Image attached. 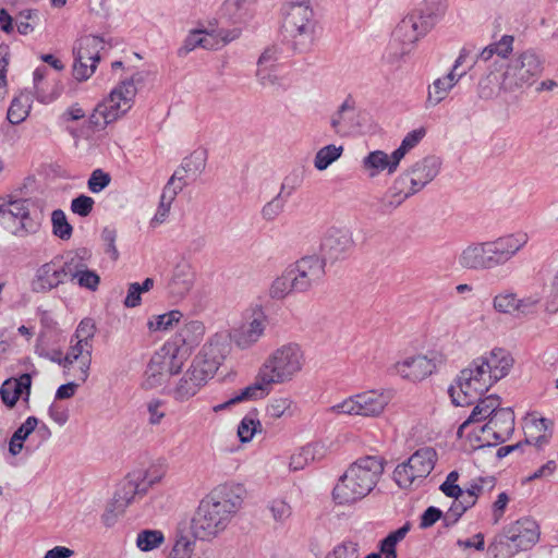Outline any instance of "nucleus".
<instances>
[{
  "label": "nucleus",
  "mask_w": 558,
  "mask_h": 558,
  "mask_svg": "<svg viewBox=\"0 0 558 558\" xmlns=\"http://www.w3.org/2000/svg\"><path fill=\"white\" fill-rule=\"evenodd\" d=\"M384 469L383 460L374 456L360 458L350 464L332 489L336 504L349 506L368 496L378 484Z\"/></svg>",
  "instance_id": "nucleus-4"
},
{
  "label": "nucleus",
  "mask_w": 558,
  "mask_h": 558,
  "mask_svg": "<svg viewBox=\"0 0 558 558\" xmlns=\"http://www.w3.org/2000/svg\"><path fill=\"white\" fill-rule=\"evenodd\" d=\"M543 60L533 49L514 53L509 60L499 64V89L512 93L532 86L542 75ZM498 80L497 75H493ZM492 75L478 84L481 98L489 99L494 96V88L489 86Z\"/></svg>",
  "instance_id": "nucleus-3"
},
{
  "label": "nucleus",
  "mask_w": 558,
  "mask_h": 558,
  "mask_svg": "<svg viewBox=\"0 0 558 558\" xmlns=\"http://www.w3.org/2000/svg\"><path fill=\"white\" fill-rule=\"evenodd\" d=\"M266 327V316L257 315L235 331L233 336L234 343L242 350L252 348L264 337Z\"/></svg>",
  "instance_id": "nucleus-28"
},
{
  "label": "nucleus",
  "mask_w": 558,
  "mask_h": 558,
  "mask_svg": "<svg viewBox=\"0 0 558 558\" xmlns=\"http://www.w3.org/2000/svg\"><path fill=\"white\" fill-rule=\"evenodd\" d=\"M296 293V286L292 279L289 268L278 276L269 287V296L274 300H283L290 293Z\"/></svg>",
  "instance_id": "nucleus-41"
},
{
  "label": "nucleus",
  "mask_w": 558,
  "mask_h": 558,
  "mask_svg": "<svg viewBox=\"0 0 558 558\" xmlns=\"http://www.w3.org/2000/svg\"><path fill=\"white\" fill-rule=\"evenodd\" d=\"M459 82L458 77L450 73L435 78L427 87L426 107L433 108L444 101Z\"/></svg>",
  "instance_id": "nucleus-33"
},
{
  "label": "nucleus",
  "mask_w": 558,
  "mask_h": 558,
  "mask_svg": "<svg viewBox=\"0 0 558 558\" xmlns=\"http://www.w3.org/2000/svg\"><path fill=\"white\" fill-rule=\"evenodd\" d=\"M204 333V325L198 320H191L185 323L169 342L190 357L193 350L202 342Z\"/></svg>",
  "instance_id": "nucleus-23"
},
{
  "label": "nucleus",
  "mask_w": 558,
  "mask_h": 558,
  "mask_svg": "<svg viewBox=\"0 0 558 558\" xmlns=\"http://www.w3.org/2000/svg\"><path fill=\"white\" fill-rule=\"evenodd\" d=\"M182 316L180 311L173 310L155 316L153 319L148 320L147 326L151 331H166L172 328L174 324H178Z\"/></svg>",
  "instance_id": "nucleus-52"
},
{
  "label": "nucleus",
  "mask_w": 558,
  "mask_h": 558,
  "mask_svg": "<svg viewBox=\"0 0 558 558\" xmlns=\"http://www.w3.org/2000/svg\"><path fill=\"white\" fill-rule=\"evenodd\" d=\"M390 399L389 392L385 390H366L331 405L329 411L335 414L376 418L385 412Z\"/></svg>",
  "instance_id": "nucleus-10"
},
{
  "label": "nucleus",
  "mask_w": 558,
  "mask_h": 558,
  "mask_svg": "<svg viewBox=\"0 0 558 558\" xmlns=\"http://www.w3.org/2000/svg\"><path fill=\"white\" fill-rule=\"evenodd\" d=\"M206 153L204 150H194L191 155L185 157L182 161V166L190 174V179L195 181L199 178L206 167Z\"/></svg>",
  "instance_id": "nucleus-50"
},
{
  "label": "nucleus",
  "mask_w": 558,
  "mask_h": 558,
  "mask_svg": "<svg viewBox=\"0 0 558 558\" xmlns=\"http://www.w3.org/2000/svg\"><path fill=\"white\" fill-rule=\"evenodd\" d=\"M417 7L436 23L444 17L447 11L446 0H423Z\"/></svg>",
  "instance_id": "nucleus-57"
},
{
  "label": "nucleus",
  "mask_w": 558,
  "mask_h": 558,
  "mask_svg": "<svg viewBox=\"0 0 558 558\" xmlns=\"http://www.w3.org/2000/svg\"><path fill=\"white\" fill-rule=\"evenodd\" d=\"M69 282L76 284L82 289L94 292L100 284V277L95 270H92L88 267L87 269H84L83 272L81 271L76 278H73Z\"/></svg>",
  "instance_id": "nucleus-58"
},
{
  "label": "nucleus",
  "mask_w": 558,
  "mask_h": 558,
  "mask_svg": "<svg viewBox=\"0 0 558 558\" xmlns=\"http://www.w3.org/2000/svg\"><path fill=\"white\" fill-rule=\"evenodd\" d=\"M165 542L163 533L159 530H143L137 534L136 546L141 551H150Z\"/></svg>",
  "instance_id": "nucleus-49"
},
{
  "label": "nucleus",
  "mask_w": 558,
  "mask_h": 558,
  "mask_svg": "<svg viewBox=\"0 0 558 558\" xmlns=\"http://www.w3.org/2000/svg\"><path fill=\"white\" fill-rule=\"evenodd\" d=\"M400 162L395 159L393 153L388 155L386 151L377 149L368 153L361 161L362 169L368 178L374 179L381 172L393 174Z\"/></svg>",
  "instance_id": "nucleus-24"
},
{
  "label": "nucleus",
  "mask_w": 558,
  "mask_h": 558,
  "mask_svg": "<svg viewBox=\"0 0 558 558\" xmlns=\"http://www.w3.org/2000/svg\"><path fill=\"white\" fill-rule=\"evenodd\" d=\"M405 178L397 177L391 186L378 198H376V211L381 215L392 214L410 196L414 195L405 185Z\"/></svg>",
  "instance_id": "nucleus-20"
},
{
  "label": "nucleus",
  "mask_w": 558,
  "mask_h": 558,
  "mask_svg": "<svg viewBox=\"0 0 558 558\" xmlns=\"http://www.w3.org/2000/svg\"><path fill=\"white\" fill-rule=\"evenodd\" d=\"M175 197H177L175 191H172V189H170V186L163 187V191L160 196L159 206L157 208L155 216L153 217V219L150 221V225L153 227L161 225L166 221V219L169 215L171 205H172L173 201L175 199Z\"/></svg>",
  "instance_id": "nucleus-51"
},
{
  "label": "nucleus",
  "mask_w": 558,
  "mask_h": 558,
  "mask_svg": "<svg viewBox=\"0 0 558 558\" xmlns=\"http://www.w3.org/2000/svg\"><path fill=\"white\" fill-rule=\"evenodd\" d=\"M424 134V130H413L410 133H408L405 137L402 140L400 146L392 151L395 155V159H398L399 162H401V160L404 158L408 151L411 150L421 142Z\"/></svg>",
  "instance_id": "nucleus-56"
},
{
  "label": "nucleus",
  "mask_w": 558,
  "mask_h": 558,
  "mask_svg": "<svg viewBox=\"0 0 558 558\" xmlns=\"http://www.w3.org/2000/svg\"><path fill=\"white\" fill-rule=\"evenodd\" d=\"M457 263L466 270H490V263L487 255L485 242H470L458 254Z\"/></svg>",
  "instance_id": "nucleus-21"
},
{
  "label": "nucleus",
  "mask_w": 558,
  "mask_h": 558,
  "mask_svg": "<svg viewBox=\"0 0 558 558\" xmlns=\"http://www.w3.org/2000/svg\"><path fill=\"white\" fill-rule=\"evenodd\" d=\"M257 399H262V398L259 397V395H257V391L254 389L253 385L251 384L247 387L243 388L240 393L233 396L229 400H227L222 403H219L217 405H214L213 411L217 413V412H220V411H223V410L230 408V405L235 404L238 402H241L244 400H257Z\"/></svg>",
  "instance_id": "nucleus-59"
},
{
  "label": "nucleus",
  "mask_w": 558,
  "mask_h": 558,
  "mask_svg": "<svg viewBox=\"0 0 558 558\" xmlns=\"http://www.w3.org/2000/svg\"><path fill=\"white\" fill-rule=\"evenodd\" d=\"M186 170L181 165L170 177L166 186H170L172 191H175V195H178L185 186L195 182L194 179H190V174L185 172Z\"/></svg>",
  "instance_id": "nucleus-61"
},
{
  "label": "nucleus",
  "mask_w": 558,
  "mask_h": 558,
  "mask_svg": "<svg viewBox=\"0 0 558 558\" xmlns=\"http://www.w3.org/2000/svg\"><path fill=\"white\" fill-rule=\"evenodd\" d=\"M514 37L512 35H504L497 43H494L484 48L480 54L484 61L489 60L494 54L500 58L496 64H500L504 60H509L508 56L513 50Z\"/></svg>",
  "instance_id": "nucleus-39"
},
{
  "label": "nucleus",
  "mask_w": 558,
  "mask_h": 558,
  "mask_svg": "<svg viewBox=\"0 0 558 558\" xmlns=\"http://www.w3.org/2000/svg\"><path fill=\"white\" fill-rule=\"evenodd\" d=\"M263 433V424L257 410L246 413L238 426V436L242 444L250 442L255 435Z\"/></svg>",
  "instance_id": "nucleus-38"
},
{
  "label": "nucleus",
  "mask_w": 558,
  "mask_h": 558,
  "mask_svg": "<svg viewBox=\"0 0 558 558\" xmlns=\"http://www.w3.org/2000/svg\"><path fill=\"white\" fill-rule=\"evenodd\" d=\"M482 446H497L506 442L514 432V413L510 408H502L480 428Z\"/></svg>",
  "instance_id": "nucleus-15"
},
{
  "label": "nucleus",
  "mask_w": 558,
  "mask_h": 558,
  "mask_svg": "<svg viewBox=\"0 0 558 558\" xmlns=\"http://www.w3.org/2000/svg\"><path fill=\"white\" fill-rule=\"evenodd\" d=\"M507 546L514 553L531 549L539 539L537 523L529 518L520 519L506 530Z\"/></svg>",
  "instance_id": "nucleus-18"
},
{
  "label": "nucleus",
  "mask_w": 558,
  "mask_h": 558,
  "mask_svg": "<svg viewBox=\"0 0 558 558\" xmlns=\"http://www.w3.org/2000/svg\"><path fill=\"white\" fill-rule=\"evenodd\" d=\"M501 401L500 398L496 395L487 396L483 399H480L476 405L473 408L470 416L459 426L457 436L459 438L468 437L471 439V435L465 434V430L472 423L482 422L483 420L490 418L495 412H498L500 408Z\"/></svg>",
  "instance_id": "nucleus-25"
},
{
  "label": "nucleus",
  "mask_w": 558,
  "mask_h": 558,
  "mask_svg": "<svg viewBox=\"0 0 558 558\" xmlns=\"http://www.w3.org/2000/svg\"><path fill=\"white\" fill-rule=\"evenodd\" d=\"M343 153V146L333 144L322 147L315 155L314 167L319 170H326L332 162L338 160Z\"/></svg>",
  "instance_id": "nucleus-45"
},
{
  "label": "nucleus",
  "mask_w": 558,
  "mask_h": 558,
  "mask_svg": "<svg viewBox=\"0 0 558 558\" xmlns=\"http://www.w3.org/2000/svg\"><path fill=\"white\" fill-rule=\"evenodd\" d=\"M288 201L279 196L278 194L262 208V217L266 221H274L279 217L286 207Z\"/></svg>",
  "instance_id": "nucleus-60"
},
{
  "label": "nucleus",
  "mask_w": 558,
  "mask_h": 558,
  "mask_svg": "<svg viewBox=\"0 0 558 558\" xmlns=\"http://www.w3.org/2000/svg\"><path fill=\"white\" fill-rule=\"evenodd\" d=\"M161 353L170 367V375L179 374L189 359L184 352L180 351V349L172 345L169 341L161 347Z\"/></svg>",
  "instance_id": "nucleus-44"
},
{
  "label": "nucleus",
  "mask_w": 558,
  "mask_h": 558,
  "mask_svg": "<svg viewBox=\"0 0 558 558\" xmlns=\"http://www.w3.org/2000/svg\"><path fill=\"white\" fill-rule=\"evenodd\" d=\"M525 444L543 449L553 436V422L545 417L532 418L526 426Z\"/></svg>",
  "instance_id": "nucleus-34"
},
{
  "label": "nucleus",
  "mask_w": 558,
  "mask_h": 558,
  "mask_svg": "<svg viewBox=\"0 0 558 558\" xmlns=\"http://www.w3.org/2000/svg\"><path fill=\"white\" fill-rule=\"evenodd\" d=\"M198 47L216 50L217 41L215 40V34L203 29L191 31L184 39L182 47L179 48L178 54L184 57Z\"/></svg>",
  "instance_id": "nucleus-35"
},
{
  "label": "nucleus",
  "mask_w": 558,
  "mask_h": 558,
  "mask_svg": "<svg viewBox=\"0 0 558 558\" xmlns=\"http://www.w3.org/2000/svg\"><path fill=\"white\" fill-rule=\"evenodd\" d=\"M203 386L199 385L190 373H185L173 389V398L178 401H186L194 397Z\"/></svg>",
  "instance_id": "nucleus-46"
},
{
  "label": "nucleus",
  "mask_w": 558,
  "mask_h": 558,
  "mask_svg": "<svg viewBox=\"0 0 558 558\" xmlns=\"http://www.w3.org/2000/svg\"><path fill=\"white\" fill-rule=\"evenodd\" d=\"M96 68L95 63L74 56L73 76L75 80L80 82L88 80L94 74Z\"/></svg>",
  "instance_id": "nucleus-62"
},
{
  "label": "nucleus",
  "mask_w": 558,
  "mask_h": 558,
  "mask_svg": "<svg viewBox=\"0 0 558 558\" xmlns=\"http://www.w3.org/2000/svg\"><path fill=\"white\" fill-rule=\"evenodd\" d=\"M199 352L210 359L211 362L221 365L227 354V344L219 339H211L203 345Z\"/></svg>",
  "instance_id": "nucleus-55"
},
{
  "label": "nucleus",
  "mask_w": 558,
  "mask_h": 558,
  "mask_svg": "<svg viewBox=\"0 0 558 558\" xmlns=\"http://www.w3.org/2000/svg\"><path fill=\"white\" fill-rule=\"evenodd\" d=\"M111 182V177L109 173L102 171L101 169H96L92 172L87 186L92 193H100L105 190Z\"/></svg>",
  "instance_id": "nucleus-64"
},
{
  "label": "nucleus",
  "mask_w": 558,
  "mask_h": 558,
  "mask_svg": "<svg viewBox=\"0 0 558 558\" xmlns=\"http://www.w3.org/2000/svg\"><path fill=\"white\" fill-rule=\"evenodd\" d=\"M493 385L492 375H488L484 364L477 357L459 373L456 386H452L449 392L452 402L463 407L472 403L475 398L488 391Z\"/></svg>",
  "instance_id": "nucleus-9"
},
{
  "label": "nucleus",
  "mask_w": 558,
  "mask_h": 558,
  "mask_svg": "<svg viewBox=\"0 0 558 558\" xmlns=\"http://www.w3.org/2000/svg\"><path fill=\"white\" fill-rule=\"evenodd\" d=\"M96 332V325L92 318H84L78 324L75 333L72 337V342L74 339H78L80 342H89L93 344V338Z\"/></svg>",
  "instance_id": "nucleus-63"
},
{
  "label": "nucleus",
  "mask_w": 558,
  "mask_h": 558,
  "mask_svg": "<svg viewBox=\"0 0 558 558\" xmlns=\"http://www.w3.org/2000/svg\"><path fill=\"white\" fill-rule=\"evenodd\" d=\"M478 359L484 364L488 375H492L494 384L506 377L513 365L511 354L500 348H496Z\"/></svg>",
  "instance_id": "nucleus-27"
},
{
  "label": "nucleus",
  "mask_w": 558,
  "mask_h": 558,
  "mask_svg": "<svg viewBox=\"0 0 558 558\" xmlns=\"http://www.w3.org/2000/svg\"><path fill=\"white\" fill-rule=\"evenodd\" d=\"M282 26L299 51L311 48L315 37L314 11L310 0H287L281 7Z\"/></svg>",
  "instance_id": "nucleus-5"
},
{
  "label": "nucleus",
  "mask_w": 558,
  "mask_h": 558,
  "mask_svg": "<svg viewBox=\"0 0 558 558\" xmlns=\"http://www.w3.org/2000/svg\"><path fill=\"white\" fill-rule=\"evenodd\" d=\"M89 259L90 252L85 247L69 253L61 265L66 281L69 282L73 278H76L81 271L83 272L84 269H87L89 267Z\"/></svg>",
  "instance_id": "nucleus-36"
},
{
  "label": "nucleus",
  "mask_w": 558,
  "mask_h": 558,
  "mask_svg": "<svg viewBox=\"0 0 558 558\" xmlns=\"http://www.w3.org/2000/svg\"><path fill=\"white\" fill-rule=\"evenodd\" d=\"M32 203L26 198L0 197V226L16 238L37 233L40 219L31 210Z\"/></svg>",
  "instance_id": "nucleus-7"
},
{
  "label": "nucleus",
  "mask_w": 558,
  "mask_h": 558,
  "mask_svg": "<svg viewBox=\"0 0 558 558\" xmlns=\"http://www.w3.org/2000/svg\"><path fill=\"white\" fill-rule=\"evenodd\" d=\"M104 48V40L94 35H88L81 38L77 46L74 48V56L80 59H86L97 65L100 60L99 52Z\"/></svg>",
  "instance_id": "nucleus-37"
},
{
  "label": "nucleus",
  "mask_w": 558,
  "mask_h": 558,
  "mask_svg": "<svg viewBox=\"0 0 558 558\" xmlns=\"http://www.w3.org/2000/svg\"><path fill=\"white\" fill-rule=\"evenodd\" d=\"M437 452L430 447L417 449L403 463L396 466L393 480L403 489L420 484L435 468Z\"/></svg>",
  "instance_id": "nucleus-11"
},
{
  "label": "nucleus",
  "mask_w": 558,
  "mask_h": 558,
  "mask_svg": "<svg viewBox=\"0 0 558 558\" xmlns=\"http://www.w3.org/2000/svg\"><path fill=\"white\" fill-rule=\"evenodd\" d=\"M288 268L296 286V293L310 291L325 277V262L315 255L304 256Z\"/></svg>",
  "instance_id": "nucleus-14"
},
{
  "label": "nucleus",
  "mask_w": 558,
  "mask_h": 558,
  "mask_svg": "<svg viewBox=\"0 0 558 558\" xmlns=\"http://www.w3.org/2000/svg\"><path fill=\"white\" fill-rule=\"evenodd\" d=\"M68 282L62 266L51 260L41 265L32 281V290L37 293L48 292Z\"/></svg>",
  "instance_id": "nucleus-22"
},
{
  "label": "nucleus",
  "mask_w": 558,
  "mask_h": 558,
  "mask_svg": "<svg viewBox=\"0 0 558 558\" xmlns=\"http://www.w3.org/2000/svg\"><path fill=\"white\" fill-rule=\"evenodd\" d=\"M31 385L32 377L29 374H23L19 378L5 380L0 389L3 403L13 407L24 393L27 399L31 392Z\"/></svg>",
  "instance_id": "nucleus-32"
},
{
  "label": "nucleus",
  "mask_w": 558,
  "mask_h": 558,
  "mask_svg": "<svg viewBox=\"0 0 558 558\" xmlns=\"http://www.w3.org/2000/svg\"><path fill=\"white\" fill-rule=\"evenodd\" d=\"M428 33L429 31L409 13L399 22L392 33L393 44L398 43L401 46L398 56L409 54L415 44Z\"/></svg>",
  "instance_id": "nucleus-19"
},
{
  "label": "nucleus",
  "mask_w": 558,
  "mask_h": 558,
  "mask_svg": "<svg viewBox=\"0 0 558 558\" xmlns=\"http://www.w3.org/2000/svg\"><path fill=\"white\" fill-rule=\"evenodd\" d=\"M146 375L153 378V384H161L167 377L171 376L170 367L163 359L161 348L151 356L147 365Z\"/></svg>",
  "instance_id": "nucleus-43"
},
{
  "label": "nucleus",
  "mask_w": 558,
  "mask_h": 558,
  "mask_svg": "<svg viewBox=\"0 0 558 558\" xmlns=\"http://www.w3.org/2000/svg\"><path fill=\"white\" fill-rule=\"evenodd\" d=\"M160 476H149L146 471H133L129 473L118 485L112 501L102 514V522L106 526H111L118 515L136 500L142 498L148 489L160 481Z\"/></svg>",
  "instance_id": "nucleus-6"
},
{
  "label": "nucleus",
  "mask_w": 558,
  "mask_h": 558,
  "mask_svg": "<svg viewBox=\"0 0 558 558\" xmlns=\"http://www.w3.org/2000/svg\"><path fill=\"white\" fill-rule=\"evenodd\" d=\"M275 523L279 525L286 524L293 514L291 504L284 497H276L270 499L266 506Z\"/></svg>",
  "instance_id": "nucleus-42"
},
{
  "label": "nucleus",
  "mask_w": 558,
  "mask_h": 558,
  "mask_svg": "<svg viewBox=\"0 0 558 558\" xmlns=\"http://www.w3.org/2000/svg\"><path fill=\"white\" fill-rule=\"evenodd\" d=\"M38 420L35 416H28L25 422L14 432L9 442V452L15 457L21 453L24 441L36 429Z\"/></svg>",
  "instance_id": "nucleus-40"
},
{
  "label": "nucleus",
  "mask_w": 558,
  "mask_h": 558,
  "mask_svg": "<svg viewBox=\"0 0 558 558\" xmlns=\"http://www.w3.org/2000/svg\"><path fill=\"white\" fill-rule=\"evenodd\" d=\"M294 401L290 397L272 398L266 407V414L271 418L291 416L293 414Z\"/></svg>",
  "instance_id": "nucleus-48"
},
{
  "label": "nucleus",
  "mask_w": 558,
  "mask_h": 558,
  "mask_svg": "<svg viewBox=\"0 0 558 558\" xmlns=\"http://www.w3.org/2000/svg\"><path fill=\"white\" fill-rule=\"evenodd\" d=\"M52 233L61 240H70L73 228L69 223L65 213L62 209H54L51 214Z\"/></svg>",
  "instance_id": "nucleus-53"
},
{
  "label": "nucleus",
  "mask_w": 558,
  "mask_h": 558,
  "mask_svg": "<svg viewBox=\"0 0 558 558\" xmlns=\"http://www.w3.org/2000/svg\"><path fill=\"white\" fill-rule=\"evenodd\" d=\"M245 489L235 483H225L211 489L201 501L192 519V533L209 541L223 532L242 508Z\"/></svg>",
  "instance_id": "nucleus-1"
},
{
  "label": "nucleus",
  "mask_w": 558,
  "mask_h": 558,
  "mask_svg": "<svg viewBox=\"0 0 558 558\" xmlns=\"http://www.w3.org/2000/svg\"><path fill=\"white\" fill-rule=\"evenodd\" d=\"M359 114L350 100H345L332 114L330 125L333 132L341 136H350L359 130Z\"/></svg>",
  "instance_id": "nucleus-26"
},
{
  "label": "nucleus",
  "mask_w": 558,
  "mask_h": 558,
  "mask_svg": "<svg viewBox=\"0 0 558 558\" xmlns=\"http://www.w3.org/2000/svg\"><path fill=\"white\" fill-rule=\"evenodd\" d=\"M441 361V355L436 352L417 354L396 362L390 372L410 381H421L430 376Z\"/></svg>",
  "instance_id": "nucleus-13"
},
{
  "label": "nucleus",
  "mask_w": 558,
  "mask_h": 558,
  "mask_svg": "<svg viewBox=\"0 0 558 558\" xmlns=\"http://www.w3.org/2000/svg\"><path fill=\"white\" fill-rule=\"evenodd\" d=\"M31 110L29 97L27 95H20L15 97L8 110V120L12 124L23 122Z\"/></svg>",
  "instance_id": "nucleus-47"
},
{
  "label": "nucleus",
  "mask_w": 558,
  "mask_h": 558,
  "mask_svg": "<svg viewBox=\"0 0 558 558\" xmlns=\"http://www.w3.org/2000/svg\"><path fill=\"white\" fill-rule=\"evenodd\" d=\"M495 311L502 314H512L518 310V295L511 291L498 293L493 299Z\"/></svg>",
  "instance_id": "nucleus-54"
},
{
  "label": "nucleus",
  "mask_w": 558,
  "mask_h": 558,
  "mask_svg": "<svg viewBox=\"0 0 558 558\" xmlns=\"http://www.w3.org/2000/svg\"><path fill=\"white\" fill-rule=\"evenodd\" d=\"M195 281V272L187 263H180L173 270L172 278L169 282V293L175 299H183L193 288Z\"/></svg>",
  "instance_id": "nucleus-30"
},
{
  "label": "nucleus",
  "mask_w": 558,
  "mask_h": 558,
  "mask_svg": "<svg viewBox=\"0 0 558 558\" xmlns=\"http://www.w3.org/2000/svg\"><path fill=\"white\" fill-rule=\"evenodd\" d=\"M254 0H225L222 16L231 24H245L254 17Z\"/></svg>",
  "instance_id": "nucleus-31"
},
{
  "label": "nucleus",
  "mask_w": 558,
  "mask_h": 558,
  "mask_svg": "<svg viewBox=\"0 0 558 558\" xmlns=\"http://www.w3.org/2000/svg\"><path fill=\"white\" fill-rule=\"evenodd\" d=\"M93 344L89 342H80L78 339L71 341L70 349L63 357V362H68L72 366L75 362L78 363V371L75 375L78 380L84 383L89 375V367L92 362Z\"/></svg>",
  "instance_id": "nucleus-29"
},
{
  "label": "nucleus",
  "mask_w": 558,
  "mask_h": 558,
  "mask_svg": "<svg viewBox=\"0 0 558 558\" xmlns=\"http://www.w3.org/2000/svg\"><path fill=\"white\" fill-rule=\"evenodd\" d=\"M529 234L517 231L500 235L490 241H484L492 269L505 266L511 262L529 242Z\"/></svg>",
  "instance_id": "nucleus-12"
},
{
  "label": "nucleus",
  "mask_w": 558,
  "mask_h": 558,
  "mask_svg": "<svg viewBox=\"0 0 558 558\" xmlns=\"http://www.w3.org/2000/svg\"><path fill=\"white\" fill-rule=\"evenodd\" d=\"M136 92L132 80L121 82L107 98L96 106L89 116V124L96 129H105L120 119L132 108Z\"/></svg>",
  "instance_id": "nucleus-8"
},
{
  "label": "nucleus",
  "mask_w": 558,
  "mask_h": 558,
  "mask_svg": "<svg viewBox=\"0 0 558 558\" xmlns=\"http://www.w3.org/2000/svg\"><path fill=\"white\" fill-rule=\"evenodd\" d=\"M306 355L296 342H286L271 350L259 365L252 383L257 395L267 397L276 385L293 381L304 369Z\"/></svg>",
  "instance_id": "nucleus-2"
},
{
  "label": "nucleus",
  "mask_w": 558,
  "mask_h": 558,
  "mask_svg": "<svg viewBox=\"0 0 558 558\" xmlns=\"http://www.w3.org/2000/svg\"><path fill=\"white\" fill-rule=\"evenodd\" d=\"M354 247L352 234L342 229H329L320 243L322 258L325 263H335L347 258Z\"/></svg>",
  "instance_id": "nucleus-17"
},
{
  "label": "nucleus",
  "mask_w": 558,
  "mask_h": 558,
  "mask_svg": "<svg viewBox=\"0 0 558 558\" xmlns=\"http://www.w3.org/2000/svg\"><path fill=\"white\" fill-rule=\"evenodd\" d=\"M440 168L441 160L439 157L427 156L416 161L399 177L405 178V185L413 194H416L438 175Z\"/></svg>",
  "instance_id": "nucleus-16"
}]
</instances>
